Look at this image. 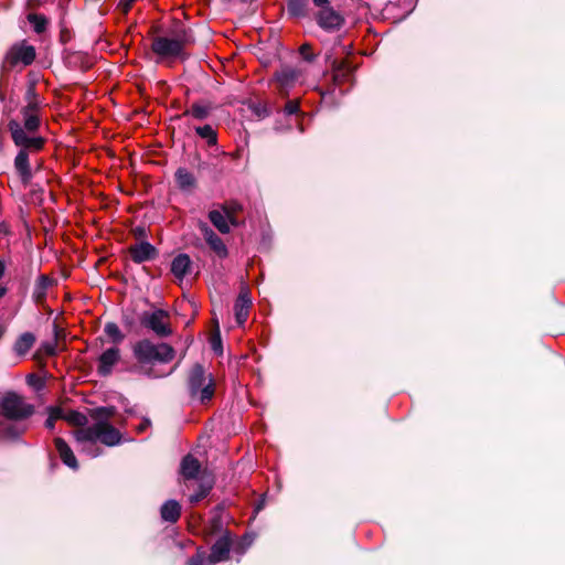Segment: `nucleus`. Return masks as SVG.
Returning a JSON list of instances; mask_svg holds the SVG:
<instances>
[{
    "mask_svg": "<svg viewBox=\"0 0 565 565\" xmlns=\"http://www.w3.org/2000/svg\"><path fill=\"white\" fill-rule=\"evenodd\" d=\"M4 269H6L4 263L0 260V278L3 276Z\"/></svg>",
    "mask_w": 565,
    "mask_h": 565,
    "instance_id": "obj_41",
    "label": "nucleus"
},
{
    "mask_svg": "<svg viewBox=\"0 0 565 565\" xmlns=\"http://www.w3.org/2000/svg\"><path fill=\"white\" fill-rule=\"evenodd\" d=\"M25 105L20 113L22 120L11 119L8 129L17 147L20 148L14 158V169L23 184L32 180L30 156L39 152L45 143V139L36 135L41 125L42 100L34 87H29L25 93Z\"/></svg>",
    "mask_w": 565,
    "mask_h": 565,
    "instance_id": "obj_1",
    "label": "nucleus"
},
{
    "mask_svg": "<svg viewBox=\"0 0 565 565\" xmlns=\"http://www.w3.org/2000/svg\"><path fill=\"white\" fill-rule=\"evenodd\" d=\"M62 419L75 426H79L81 428L86 427L85 425L87 423V417L83 413L76 411H63Z\"/></svg>",
    "mask_w": 565,
    "mask_h": 565,
    "instance_id": "obj_28",
    "label": "nucleus"
},
{
    "mask_svg": "<svg viewBox=\"0 0 565 565\" xmlns=\"http://www.w3.org/2000/svg\"><path fill=\"white\" fill-rule=\"evenodd\" d=\"M207 217L213 226L222 234H228L231 228L234 227L230 217H227L226 213L218 204L209 212Z\"/></svg>",
    "mask_w": 565,
    "mask_h": 565,
    "instance_id": "obj_16",
    "label": "nucleus"
},
{
    "mask_svg": "<svg viewBox=\"0 0 565 565\" xmlns=\"http://www.w3.org/2000/svg\"><path fill=\"white\" fill-rule=\"evenodd\" d=\"M8 289L6 287L0 286V299L7 294Z\"/></svg>",
    "mask_w": 565,
    "mask_h": 565,
    "instance_id": "obj_42",
    "label": "nucleus"
},
{
    "mask_svg": "<svg viewBox=\"0 0 565 565\" xmlns=\"http://www.w3.org/2000/svg\"><path fill=\"white\" fill-rule=\"evenodd\" d=\"M199 230L210 248L221 258L228 254L223 239L204 222L199 223Z\"/></svg>",
    "mask_w": 565,
    "mask_h": 565,
    "instance_id": "obj_9",
    "label": "nucleus"
},
{
    "mask_svg": "<svg viewBox=\"0 0 565 565\" xmlns=\"http://www.w3.org/2000/svg\"><path fill=\"white\" fill-rule=\"evenodd\" d=\"M232 547V536L228 531H225L218 540L213 544L211 554L209 556V563L215 564L227 558L230 550Z\"/></svg>",
    "mask_w": 565,
    "mask_h": 565,
    "instance_id": "obj_10",
    "label": "nucleus"
},
{
    "mask_svg": "<svg viewBox=\"0 0 565 565\" xmlns=\"http://www.w3.org/2000/svg\"><path fill=\"white\" fill-rule=\"evenodd\" d=\"M54 445L56 448V451L58 452V456L64 465L70 467L73 470L78 469V462L77 459L73 452V450L68 447V445L60 437H56L54 439Z\"/></svg>",
    "mask_w": 565,
    "mask_h": 565,
    "instance_id": "obj_17",
    "label": "nucleus"
},
{
    "mask_svg": "<svg viewBox=\"0 0 565 565\" xmlns=\"http://www.w3.org/2000/svg\"><path fill=\"white\" fill-rule=\"evenodd\" d=\"M204 559L201 556L192 557L189 559L188 565H203Z\"/></svg>",
    "mask_w": 565,
    "mask_h": 565,
    "instance_id": "obj_37",
    "label": "nucleus"
},
{
    "mask_svg": "<svg viewBox=\"0 0 565 565\" xmlns=\"http://www.w3.org/2000/svg\"><path fill=\"white\" fill-rule=\"evenodd\" d=\"M104 331L115 343H120L125 338L119 327L114 322L106 323Z\"/></svg>",
    "mask_w": 565,
    "mask_h": 565,
    "instance_id": "obj_30",
    "label": "nucleus"
},
{
    "mask_svg": "<svg viewBox=\"0 0 565 565\" xmlns=\"http://www.w3.org/2000/svg\"><path fill=\"white\" fill-rule=\"evenodd\" d=\"M63 416V409L60 407H50L49 408V418L45 422V427L47 429L54 428V423L57 419H62Z\"/></svg>",
    "mask_w": 565,
    "mask_h": 565,
    "instance_id": "obj_31",
    "label": "nucleus"
},
{
    "mask_svg": "<svg viewBox=\"0 0 565 565\" xmlns=\"http://www.w3.org/2000/svg\"><path fill=\"white\" fill-rule=\"evenodd\" d=\"M250 307V294L246 287H243L234 305L235 318L238 326H243L246 322Z\"/></svg>",
    "mask_w": 565,
    "mask_h": 565,
    "instance_id": "obj_12",
    "label": "nucleus"
},
{
    "mask_svg": "<svg viewBox=\"0 0 565 565\" xmlns=\"http://www.w3.org/2000/svg\"><path fill=\"white\" fill-rule=\"evenodd\" d=\"M310 51V47L308 44H303L301 47H300V54L302 55V57L306 60V61H311L312 60V54L309 52Z\"/></svg>",
    "mask_w": 565,
    "mask_h": 565,
    "instance_id": "obj_34",
    "label": "nucleus"
},
{
    "mask_svg": "<svg viewBox=\"0 0 565 565\" xmlns=\"http://www.w3.org/2000/svg\"><path fill=\"white\" fill-rule=\"evenodd\" d=\"M313 2L317 7H320L322 9L324 7H328L329 0H313Z\"/></svg>",
    "mask_w": 565,
    "mask_h": 565,
    "instance_id": "obj_39",
    "label": "nucleus"
},
{
    "mask_svg": "<svg viewBox=\"0 0 565 565\" xmlns=\"http://www.w3.org/2000/svg\"><path fill=\"white\" fill-rule=\"evenodd\" d=\"M35 412L33 404L15 392H7L0 398V414L10 422L0 420V440L15 439L23 435L25 423Z\"/></svg>",
    "mask_w": 565,
    "mask_h": 565,
    "instance_id": "obj_3",
    "label": "nucleus"
},
{
    "mask_svg": "<svg viewBox=\"0 0 565 565\" xmlns=\"http://www.w3.org/2000/svg\"><path fill=\"white\" fill-rule=\"evenodd\" d=\"M189 390L192 397L199 398L201 403H206L214 395V380L211 374H206L201 364H195L189 375Z\"/></svg>",
    "mask_w": 565,
    "mask_h": 565,
    "instance_id": "obj_6",
    "label": "nucleus"
},
{
    "mask_svg": "<svg viewBox=\"0 0 565 565\" xmlns=\"http://www.w3.org/2000/svg\"><path fill=\"white\" fill-rule=\"evenodd\" d=\"M220 207L226 213L233 226H238L237 213L242 210V205L235 201L218 204Z\"/></svg>",
    "mask_w": 565,
    "mask_h": 565,
    "instance_id": "obj_26",
    "label": "nucleus"
},
{
    "mask_svg": "<svg viewBox=\"0 0 565 565\" xmlns=\"http://www.w3.org/2000/svg\"><path fill=\"white\" fill-rule=\"evenodd\" d=\"M160 513L162 520L174 523L180 518L181 507L175 500H168L162 504Z\"/></svg>",
    "mask_w": 565,
    "mask_h": 565,
    "instance_id": "obj_21",
    "label": "nucleus"
},
{
    "mask_svg": "<svg viewBox=\"0 0 565 565\" xmlns=\"http://www.w3.org/2000/svg\"><path fill=\"white\" fill-rule=\"evenodd\" d=\"M134 356L138 363L139 373L160 379L170 375L175 367L164 371L161 366L175 358V350L168 343H154L148 339L138 341L132 348Z\"/></svg>",
    "mask_w": 565,
    "mask_h": 565,
    "instance_id": "obj_4",
    "label": "nucleus"
},
{
    "mask_svg": "<svg viewBox=\"0 0 565 565\" xmlns=\"http://www.w3.org/2000/svg\"><path fill=\"white\" fill-rule=\"evenodd\" d=\"M299 102L296 99L288 100L285 105V113L287 115H296L299 113Z\"/></svg>",
    "mask_w": 565,
    "mask_h": 565,
    "instance_id": "obj_33",
    "label": "nucleus"
},
{
    "mask_svg": "<svg viewBox=\"0 0 565 565\" xmlns=\"http://www.w3.org/2000/svg\"><path fill=\"white\" fill-rule=\"evenodd\" d=\"M140 321L145 328L151 330L160 338H166L172 334L170 315L163 309H154L152 311L143 312Z\"/></svg>",
    "mask_w": 565,
    "mask_h": 565,
    "instance_id": "obj_7",
    "label": "nucleus"
},
{
    "mask_svg": "<svg viewBox=\"0 0 565 565\" xmlns=\"http://www.w3.org/2000/svg\"><path fill=\"white\" fill-rule=\"evenodd\" d=\"M36 338L32 332H23L13 343L12 350L19 358L25 356L35 344Z\"/></svg>",
    "mask_w": 565,
    "mask_h": 565,
    "instance_id": "obj_19",
    "label": "nucleus"
},
{
    "mask_svg": "<svg viewBox=\"0 0 565 565\" xmlns=\"http://www.w3.org/2000/svg\"><path fill=\"white\" fill-rule=\"evenodd\" d=\"M135 1L136 0H120L119 7L121 8L124 13H127L130 10V8Z\"/></svg>",
    "mask_w": 565,
    "mask_h": 565,
    "instance_id": "obj_35",
    "label": "nucleus"
},
{
    "mask_svg": "<svg viewBox=\"0 0 565 565\" xmlns=\"http://www.w3.org/2000/svg\"><path fill=\"white\" fill-rule=\"evenodd\" d=\"M342 17L330 7H324L318 14V24L324 30H335L341 26Z\"/></svg>",
    "mask_w": 565,
    "mask_h": 565,
    "instance_id": "obj_15",
    "label": "nucleus"
},
{
    "mask_svg": "<svg viewBox=\"0 0 565 565\" xmlns=\"http://www.w3.org/2000/svg\"><path fill=\"white\" fill-rule=\"evenodd\" d=\"M341 73H342V71L340 68L335 71V74H334L335 79L340 76Z\"/></svg>",
    "mask_w": 565,
    "mask_h": 565,
    "instance_id": "obj_43",
    "label": "nucleus"
},
{
    "mask_svg": "<svg viewBox=\"0 0 565 565\" xmlns=\"http://www.w3.org/2000/svg\"><path fill=\"white\" fill-rule=\"evenodd\" d=\"M111 415L113 411L109 408H97L93 415L95 422L75 431V439L81 446V451L95 458L102 455V450L96 445L97 441L108 447L120 444L121 434L108 422Z\"/></svg>",
    "mask_w": 565,
    "mask_h": 565,
    "instance_id": "obj_2",
    "label": "nucleus"
},
{
    "mask_svg": "<svg viewBox=\"0 0 565 565\" xmlns=\"http://www.w3.org/2000/svg\"><path fill=\"white\" fill-rule=\"evenodd\" d=\"M211 489L212 484H200L199 490L190 497V502L193 504L199 503L209 494Z\"/></svg>",
    "mask_w": 565,
    "mask_h": 565,
    "instance_id": "obj_32",
    "label": "nucleus"
},
{
    "mask_svg": "<svg viewBox=\"0 0 565 565\" xmlns=\"http://www.w3.org/2000/svg\"><path fill=\"white\" fill-rule=\"evenodd\" d=\"M212 348H213L214 351H217L221 348L220 339L212 341Z\"/></svg>",
    "mask_w": 565,
    "mask_h": 565,
    "instance_id": "obj_40",
    "label": "nucleus"
},
{
    "mask_svg": "<svg viewBox=\"0 0 565 565\" xmlns=\"http://www.w3.org/2000/svg\"><path fill=\"white\" fill-rule=\"evenodd\" d=\"M28 382L30 385H33V386H36L38 384H40L39 377H36L33 374L28 377Z\"/></svg>",
    "mask_w": 565,
    "mask_h": 565,
    "instance_id": "obj_38",
    "label": "nucleus"
},
{
    "mask_svg": "<svg viewBox=\"0 0 565 565\" xmlns=\"http://www.w3.org/2000/svg\"><path fill=\"white\" fill-rule=\"evenodd\" d=\"M301 76V71L292 67H285L280 72H277L275 78L279 84L280 94L287 95L289 88H291Z\"/></svg>",
    "mask_w": 565,
    "mask_h": 565,
    "instance_id": "obj_13",
    "label": "nucleus"
},
{
    "mask_svg": "<svg viewBox=\"0 0 565 565\" xmlns=\"http://www.w3.org/2000/svg\"><path fill=\"white\" fill-rule=\"evenodd\" d=\"M28 21L32 24L35 33H43L49 24V20L43 14L29 13L26 17Z\"/></svg>",
    "mask_w": 565,
    "mask_h": 565,
    "instance_id": "obj_27",
    "label": "nucleus"
},
{
    "mask_svg": "<svg viewBox=\"0 0 565 565\" xmlns=\"http://www.w3.org/2000/svg\"><path fill=\"white\" fill-rule=\"evenodd\" d=\"M151 425L150 420L145 418L141 420V423L138 425L137 429L138 431H145L147 428H149Z\"/></svg>",
    "mask_w": 565,
    "mask_h": 565,
    "instance_id": "obj_36",
    "label": "nucleus"
},
{
    "mask_svg": "<svg viewBox=\"0 0 565 565\" xmlns=\"http://www.w3.org/2000/svg\"><path fill=\"white\" fill-rule=\"evenodd\" d=\"M307 0H288V12L294 17H302L306 14Z\"/></svg>",
    "mask_w": 565,
    "mask_h": 565,
    "instance_id": "obj_29",
    "label": "nucleus"
},
{
    "mask_svg": "<svg viewBox=\"0 0 565 565\" xmlns=\"http://www.w3.org/2000/svg\"><path fill=\"white\" fill-rule=\"evenodd\" d=\"M175 181L178 186L183 190L188 191L195 186L196 180L193 173L188 171L184 168H179L175 172Z\"/></svg>",
    "mask_w": 565,
    "mask_h": 565,
    "instance_id": "obj_23",
    "label": "nucleus"
},
{
    "mask_svg": "<svg viewBox=\"0 0 565 565\" xmlns=\"http://www.w3.org/2000/svg\"><path fill=\"white\" fill-rule=\"evenodd\" d=\"M192 262L188 254L177 255L171 263V273L179 281H182L189 274Z\"/></svg>",
    "mask_w": 565,
    "mask_h": 565,
    "instance_id": "obj_18",
    "label": "nucleus"
},
{
    "mask_svg": "<svg viewBox=\"0 0 565 565\" xmlns=\"http://www.w3.org/2000/svg\"><path fill=\"white\" fill-rule=\"evenodd\" d=\"M4 333V327L0 324V337Z\"/></svg>",
    "mask_w": 565,
    "mask_h": 565,
    "instance_id": "obj_44",
    "label": "nucleus"
},
{
    "mask_svg": "<svg viewBox=\"0 0 565 565\" xmlns=\"http://www.w3.org/2000/svg\"><path fill=\"white\" fill-rule=\"evenodd\" d=\"M120 353L118 348L107 349L98 359V373L107 376L111 373L113 367L119 361Z\"/></svg>",
    "mask_w": 565,
    "mask_h": 565,
    "instance_id": "obj_14",
    "label": "nucleus"
},
{
    "mask_svg": "<svg viewBox=\"0 0 565 565\" xmlns=\"http://www.w3.org/2000/svg\"><path fill=\"white\" fill-rule=\"evenodd\" d=\"M199 137L206 140L209 146H215L217 142V132L211 125L199 126L195 128Z\"/></svg>",
    "mask_w": 565,
    "mask_h": 565,
    "instance_id": "obj_25",
    "label": "nucleus"
},
{
    "mask_svg": "<svg viewBox=\"0 0 565 565\" xmlns=\"http://www.w3.org/2000/svg\"><path fill=\"white\" fill-rule=\"evenodd\" d=\"M35 49L25 41L14 43L6 54V63L15 67L18 65L28 66L35 60Z\"/></svg>",
    "mask_w": 565,
    "mask_h": 565,
    "instance_id": "obj_8",
    "label": "nucleus"
},
{
    "mask_svg": "<svg viewBox=\"0 0 565 565\" xmlns=\"http://www.w3.org/2000/svg\"><path fill=\"white\" fill-rule=\"evenodd\" d=\"M200 462L196 458L191 455L185 456L181 462V473L185 479H194L196 478L200 471Z\"/></svg>",
    "mask_w": 565,
    "mask_h": 565,
    "instance_id": "obj_22",
    "label": "nucleus"
},
{
    "mask_svg": "<svg viewBox=\"0 0 565 565\" xmlns=\"http://www.w3.org/2000/svg\"><path fill=\"white\" fill-rule=\"evenodd\" d=\"M212 111V106L205 103H194L189 109L184 111V116H191L198 120L206 119Z\"/></svg>",
    "mask_w": 565,
    "mask_h": 565,
    "instance_id": "obj_24",
    "label": "nucleus"
},
{
    "mask_svg": "<svg viewBox=\"0 0 565 565\" xmlns=\"http://www.w3.org/2000/svg\"><path fill=\"white\" fill-rule=\"evenodd\" d=\"M128 252L136 264L154 259L158 255L156 247L148 242L136 243L129 246Z\"/></svg>",
    "mask_w": 565,
    "mask_h": 565,
    "instance_id": "obj_11",
    "label": "nucleus"
},
{
    "mask_svg": "<svg viewBox=\"0 0 565 565\" xmlns=\"http://www.w3.org/2000/svg\"><path fill=\"white\" fill-rule=\"evenodd\" d=\"M192 42L190 33L182 29L174 38L158 36L153 39L151 49L161 58L183 57L184 46Z\"/></svg>",
    "mask_w": 565,
    "mask_h": 565,
    "instance_id": "obj_5",
    "label": "nucleus"
},
{
    "mask_svg": "<svg viewBox=\"0 0 565 565\" xmlns=\"http://www.w3.org/2000/svg\"><path fill=\"white\" fill-rule=\"evenodd\" d=\"M54 284V280L46 275H41L36 279L32 292L33 300L40 305L42 303L47 295L49 288Z\"/></svg>",
    "mask_w": 565,
    "mask_h": 565,
    "instance_id": "obj_20",
    "label": "nucleus"
}]
</instances>
